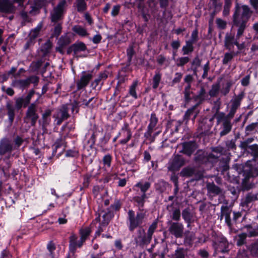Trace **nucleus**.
Wrapping results in <instances>:
<instances>
[{"label":"nucleus","mask_w":258,"mask_h":258,"mask_svg":"<svg viewBox=\"0 0 258 258\" xmlns=\"http://www.w3.org/2000/svg\"><path fill=\"white\" fill-rule=\"evenodd\" d=\"M47 248L49 253L46 254V258H53V253L56 248L55 244L52 242L50 241L48 243Z\"/></svg>","instance_id":"38"},{"label":"nucleus","mask_w":258,"mask_h":258,"mask_svg":"<svg viewBox=\"0 0 258 258\" xmlns=\"http://www.w3.org/2000/svg\"><path fill=\"white\" fill-rule=\"evenodd\" d=\"M41 64L42 61L40 60H38L36 62H33L31 65L32 70L33 71H37L41 66Z\"/></svg>","instance_id":"56"},{"label":"nucleus","mask_w":258,"mask_h":258,"mask_svg":"<svg viewBox=\"0 0 258 258\" xmlns=\"http://www.w3.org/2000/svg\"><path fill=\"white\" fill-rule=\"evenodd\" d=\"M194 43L189 41H186L185 45L183 46L182 50L184 55L188 54V53L192 52L194 51Z\"/></svg>","instance_id":"34"},{"label":"nucleus","mask_w":258,"mask_h":258,"mask_svg":"<svg viewBox=\"0 0 258 258\" xmlns=\"http://www.w3.org/2000/svg\"><path fill=\"white\" fill-rule=\"evenodd\" d=\"M215 117L217 120V123H219L223 121L224 122L225 120L228 121L226 118V116L223 112H219L215 115Z\"/></svg>","instance_id":"48"},{"label":"nucleus","mask_w":258,"mask_h":258,"mask_svg":"<svg viewBox=\"0 0 258 258\" xmlns=\"http://www.w3.org/2000/svg\"><path fill=\"white\" fill-rule=\"evenodd\" d=\"M15 147L11 140L7 138H3L0 141V155L11 153Z\"/></svg>","instance_id":"8"},{"label":"nucleus","mask_w":258,"mask_h":258,"mask_svg":"<svg viewBox=\"0 0 258 258\" xmlns=\"http://www.w3.org/2000/svg\"><path fill=\"white\" fill-rule=\"evenodd\" d=\"M15 107L13 106L11 101H9L7 102L6 108L8 111V115L9 116V120L11 123H12L15 117V108L17 110L20 109L23 106H25V101L23 97L15 98Z\"/></svg>","instance_id":"3"},{"label":"nucleus","mask_w":258,"mask_h":258,"mask_svg":"<svg viewBox=\"0 0 258 258\" xmlns=\"http://www.w3.org/2000/svg\"><path fill=\"white\" fill-rule=\"evenodd\" d=\"M92 77V72L83 71L82 73L80 79L77 82L78 89H81L87 86Z\"/></svg>","instance_id":"11"},{"label":"nucleus","mask_w":258,"mask_h":258,"mask_svg":"<svg viewBox=\"0 0 258 258\" xmlns=\"http://www.w3.org/2000/svg\"><path fill=\"white\" fill-rule=\"evenodd\" d=\"M76 5L78 12L82 13L87 10V4L85 0H76Z\"/></svg>","instance_id":"33"},{"label":"nucleus","mask_w":258,"mask_h":258,"mask_svg":"<svg viewBox=\"0 0 258 258\" xmlns=\"http://www.w3.org/2000/svg\"><path fill=\"white\" fill-rule=\"evenodd\" d=\"M216 24L217 27L221 30L225 29L227 26V22L221 18L216 19Z\"/></svg>","instance_id":"45"},{"label":"nucleus","mask_w":258,"mask_h":258,"mask_svg":"<svg viewBox=\"0 0 258 258\" xmlns=\"http://www.w3.org/2000/svg\"><path fill=\"white\" fill-rule=\"evenodd\" d=\"M42 27V23H39L37 27L32 30L29 33V39L25 45V48H28L29 46L34 43L35 39L38 37L39 32Z\"/></svg>","instance_id":"13"},{"label":"nucleus","mask_w":258,"mask_h":258,"mask_svg":"<svg viewBox=\"0 0 258 258\" xmlns=\"http://www.w3.org/2000/svg\"><path fill=\"white\" fill-rule=\"evenodd\" d=\"M207 188L209 191L214 194H218L220 192V189L213 183H209L207 185Z\"/></svg>","instance_id":"40"},{"label":"nucleus","mask_w":258,"mask_h":258,"mask_svg":"<svg viewBox=\"0 0 258 258\" xmlns=\"http://www.w3.org/2000/svg\"><path fill=\"white\" fill-rule=\"evenodd\" d=\"M86 49L85 44L81 42L76 43L72 46V51L75 55H78L80 52L85 51Z\"/></svg>","instance_id":"22"},{"label":"nucleus","mask_w":258,"mask_h":258,"mask_svg":"<svg viewBox=\"0 0 258 258\" xmlns=\"http://www.w3.org/2000/svg\"><path fill=\"white\" fill-rule=\"evenodd\" d=\"M27 81H28V85H29L30 84L32 83L35 86H36L38 84V83L39 82V78L36 76H33L27 78Z\"/></svg>","instance_id":"54"},{"label":"nucleus","mask_w":258,"mask_h":258,"mask_svg":"<svg viewBox=\"0 0 258 258\" xmlns=\"http://www.w3.org/2000/svg\"><path fill=\"white\" fill-rule=\"evenodd\" d=\"M236 38H235L234 34L231 32L227 33L225 35L224 45L225 47L230 50L235 44Z\"/></svg>","instance_id":"19"},{"label":"nucleus","mask_w":258,"mask_h":258,"mask_svg":"<svg viewBox=\"0 0 258 258\" xmlns=\"http://www.w3.org/2000/svg\"><path fill=\"white\" fill-rule=\"evenodd\" d=\"M244 96L243 93H241L236 96L235 98H234L231 100V109H232L234 110H237V109L239 107L240 104V102Z\"/></svg>","instance_id":"27"},{"label":"nucleus","mask_w":258,"mask_h":258,"mask_svg":"<svg viewBox=\"0 0 258 258\" xmlns=\"http://www.w3.org/2000/svg\"><path fill=\"white\" fill-rule=\"evenodd\" d=\"M71 42L70 39L67 35H62L60 37L57 42L58 46L56 50L60 53H63L64 48Z\"/></svg>","instance_id":"16"},{"label":"nucleus","mask_w":258,"mask_h":258,"mask_svg":"<svg viewBox=\"0 0 258 258\" xmlns=\"http://www.w3.org/2000/svg\"><path fill=\"white\" fill-rule=\"evenodd\" d=\"M189 60V58L188 57H181L177 58L175 62L177 66H183L185 64L187 63Z\"/></svg>","instance_id":"46"},{"label":"nucleus","mask_w":258,"mask_h":258,"mask_svg":"<svg viewBox=\"0 0 258 258\" xmlns=\"http://www.w3.org/2000/svg\"><path fill=\"white\" fill-rule=\"evenodd\" d=\"M34 93L35 92L33 90L30 91L29 92L28 94L27 95V96L25 98H24V100L25 101V106H27L28 105V104L30 103V101L32 96L34 94Z\"/></svg>","instance_id":"57"},{"label":"nucleus","mask_w":258,"mask_h":258,"mask_svg":"<svg viewBox=\"0 0 258 258\" xmlns=\"http://www.w3.org/2000/svg\"><path fill=\"white\" fill-rule=\"evenodd\" d=\"M246 229L247 236L251 237L258 236V226H252L250 225H247L244 226Z\"/></svg>","instance_id":"25"},{"label":"nucleus","mask_w":258,"mask_h":258,"mask_svg":"<svg viewBox=\"0 0 258 258\" xmlns=\"http://www.w3.org/2000/svg\"><path fill=\"white\" fill-rule=\"evenodd\" d=\"M148 198L147 194L138 195L134 197V200L137 203L139 209H141L144 207L145 200Z\"/></svg>","instance_id":"23"},{"label":"nucleus","mask_w":258,"mask_h":258,"mask_svg":"<svg viewBox=\"0 0 258 258\" xmlns=\"http://www.w3.org/2000/svg\"><path fill=\"white\" fill-rule=\"evenodd\" d=\"M182 216L185 222L188 223V225H189L194 217V215L189 208H186L182 211Z\"/></svg>","instance_id":"24"},{"label":"nucleus","mask_w":258,"mask_h":258,"mask_svg":"<svg viewBox=\"0 0 258 258\" xmlns=\"http://www.w3.org/2000/svg\"><path fill=\"white\" fill-rule=\"evenodd\" d=\"M146 218V212L143 210L138 212L136 214L135 212L130 210L127 213V225L130 231L133 232L135 229L141 227Z\"/></svg>","instance_id":"2"},{"label":"nucleus","mask_w":258,"mask_h":258,"mask_svg":"<svg viewBox=\"0 0 258 258\" xmlns=\"http://www.w3.org/2000/svg\"><path fill=\"white\" fill-rule=\"evenodd\" d=\"M253 196L250 194H248L245 197L244 199H243L241 205L242 206L244 207L245 206H247L249 203L251 202L253 200Z\"/></svg>","instance_id":"47"},{"label":"nucleus","mask_w":258,"mask_h":258,"mask_svg":"<svg viewBox=\"0 0 258 258\" xmlns=\"http://www.w3.org/2000/svg\"><path fill=\"white\" fill-rule=\"evenodd\" d=\"M51 114V110L50 109H47L42 114V119L44 123H47L50 121L49 117Z\"/></svg>","instance_id":"51"},{"label":"nucleus","mask_w":258,"mask_h":258,"mask_svg":"<svg viewBox=\"0 0 258 258\" xmlns=\"http://www.w3.org/2000/svg\"><path fill=\"white\" fill-rule=\"evenodd\" d=\"M121 131L122 134H123L124 136H126V138L120 140V143L121 144H125L131 139L132 136V132L129 127L128 124L127 123H125L123 124L121 128Z\"/></svg>","instance_id":"20"},{"label":"nucleus","mask_w":258,"mask_h":258,"mask_svg":"<svg viewBox=\"0 0 258 258\" xmlns=\"http://www.w3.org/2000/svg\"><path fill=\"white\" fill-rule=\"evenodd\" d=\"M157 227V222L154 221L150 226L148 230L147 231V239L150 242L152 239L153 234L154 233L155 229Z\"/></svg>","instance_id":"35"},{"label":"nucleus","mask_w":258,"mask_h":258,"mask_svg":"<svg viewBox=\"0 0 258 258\" xmlns=\"http://www.w3.org/2000/svg\"><path fill=\"white\" fill-rule=\"evenodd\" d=\"M37 106L35 103H31L28 107L25 117V119L27 122L30 121L31 125L34 126L39 118V115L37 113Z\"/></svg>","instance_id":"4"},{"label":"nucleus","mask_w":258,"mask_h":258,"mask_svg":"<svg viewBox=\"0 0 258 258\" xmlns=\"http://www.w3.org/2000/svg\"><path fill=\"white\" fill-rule=\"evenodd\" d=\"M78 155V152L76 150H69L66 152V156L74 157Z\"/></svg>","instance_id":"59"},{"label":"nucleus","mask_w":258,"mask_h":258,"mask_svg":"<svg viewBox=\"0 0 258 258\" xmlns=\"http://www.w3.org/2000/svg\"><path fill=\"white\" fill-rule=\"evenodd\" d=\"M232 124L231 121L225 120L223 122V130L220 132V136H223L228 134L231 130Z\"/></svg>","instance_id":"29"},{"label":"nucleus","mask_w":258,"mask_h":258,"mask_svg":"<svg viewBox=\"0 0 258 258\" xmlns=\"http://www.w3.org/2000/svg\"><path fill=\"white\" fill-rule=\"evenodd\" d=\"M158 119L155 113H152L151 114V117L149 120V123L147 127V130L144 134V137L148 138L151 137V135L153 133V132L156 130V127Z\"/></svg>","instance_id":"12"},{"label":"nucleus","mask_w":258,"mask_h":258,"mask_svg":"<svg viewBox=\"0 0 258 258\" xmlns=\"http://www.w3.org/2000/svg\"><path fill=\"white\" fill-rule=\"evenodd\" d=\"M230 214L231 211L227 206H222L221 219L225 217V222L228 225H230L231 222Z\"/></svg>","instance_id":"26"},{"label":"nucleus","mask_w":258,"mask_h":258,"mask_svg":"<svg viewBox=\"0 0 258 258\" xmlns=\"http://www.w3.org/2000/svg\"><path fill=\"white\" fill-rule=\"evenodd\" d=\"M0 258H12V256L7 249H4L1 253Z\"/></svg>","instance_id":"64"},{"label":"nucleus","mask_w":258,"mask_h":258,"mask_svg":"<svg viewBox=\"0 0 258 258\" xmlns=\"http://www.w3.org/2000/svg\"><path fill=\"white\" fill-rule=\"evenodd\" d=\"M73 30L80 36L84 37L88 35L86 29L81 26L76 25L73 28Z\"/></svg>","instance_id":"31"},{"label":"nucleus","mask_w":258,"mask_h":258,"mask_svg":"<svg viewBox=\"0 0 258 258\" xmlns=\"http://www.w3.org/2000/svg\"><path fill=\"white\" fill-rule=\"evenodd\" d=\"M233 58V55L230 53H226L222 60L223 64H227Z\"/></svg>","instance_id":"58"},{"label":"nucleus","mask_w":258,"mask_h":258,"mask_svg":"<svg viewBox=\"0 0 258 258\" xmlns=\"http://www.w3.org/2000/svg\"><path fill=\"white\" fill-rule=\"evenodd\" d=\"M111 218V214L110 213H105L102 216V221L100 223L97 231L96 232L95 236V237L98 236L100 235L101 233L103 232L106 226L109 223Z\"/></svg>","instance_id":"14"},{"label":"nucleus","mask_w":258,"mask_h":258,"mask_svg":"<svg viewBox=\"0 0 258 258\" xmlns=\"http://www.w3.org/2000/svg\"><path fill=\"white\" fill-rule=\"evenodd\" d=\"M252 14L249 7L243 5L241 7L236 5L235 11L233 15V25L238 27L237 32V38L240 37L246 28V24Z\"/></svg>","instance_id":"1"},{"label":"nucleus","mask_w":258,"mask_h":258,"mask_svg":"<svg viewBox=\"0 0 258 258\" xmlns=\"http://www.w3.org/2000/svg\"><path fill=\"white\" fill-rule=\"evenodd\" d=\"M206 98V91L203 88H202L198 94V95L196 96V99L197 100H199L200 101H203Z\"/></svg>","instance_id":"52"},{"label":"nucleus","mask_w":258,"mask_h":258,"mask_svg":"<svg viewBox=\"0 0 258 258\" xmlns=\"http://www.w3.org/2000/svg\"><path fill=\"white\" fill-rule=\"evenodd\" d=\"M137 86V82H134L133 84L131 86L129 93L130 94L133 96L135 99H137L138 98L137 94L136 91V88Z\"/></svg>","instance_id":"49"},{"label":"nucleus","mask_w":258,"mask_h":258,"mask_svg":"<svg viewBox=\"0 0 258 258\" xmlns=\"http://www.w3.org/2000/svg\"><path fill=\"white\" fill-rule=\"evenodd\" d=\"M14 11L13 4L9 0H0V12L12 13Z\"/></svg>","instance_id":"17"},{"label":"nucleus","mask_w":258,"mask_h":258,"mask_svg":"<svg viewBox=\"0 0 258 258\" xmlns=\"http://www.w3.org/2000/svg\"><path fill=\"white\" fill-rule=\"evenodd\" d=\"M111 161V157L110 155H106L104 156L103 159V162L104 166H106L108 167L110 166Z\"/></svg>","instance_id":"55"},{"label":"nucleus","mask_w":258,"mask_h":258,"mask_svg":"<svg viewBox=\"0 0 258 258\" xmlns=\"http://www.w3.org/2000/svg\"><path fill=\"white\" fill-rule=\"evenodd\" d=\"M226 244V242L225 240L222 241V242H220L219 244H217V242H214L213 243V246L215 249V253H216L217 252L221 251L223 253L225 252L226 251L225 250L223 249H221L220 246H222V245H224L225 246Z\"/></svg>","instance_id":"41"},{"label":"nucleus","mask_w":258,"mask_h":258,"mask_svg":"<svg viewBox=\"0 0 258 258\" xmlns=\"http://www.w3.org/2000/svg\"><path fill=\"white\" fill-rule=\"evenodd\" d=\"M91 232V230L90 227H85L82 228L80 230V234L81 235L80 238L82 240L85 241L87 237L90 235Z\"/></svg>","instance_id":"36"},{"label":"nucleus","mask_w":258,"mask_h":258,"mask_svg":"<svg viewBox=\"0 0 258 258\" xmlns=\"http://www.w3.org/2000/svg\"><path fill=\"white\" fill-rule=\"evenodd\" d=\"M61 29L62 27L61 24H57L54 28L53 35L58 36L60 34Z\"/></svg>","instance_id":"62"},{"label":"nucleus","mask_w":258,"mask_h":258,"mask_svg":"<svg viewBox=\"0 0 258 258\" xmlns=\"http://www.w3.org/2000/svg\"><path fill=\"white\" fill-rule=\"evenodd\" d=\"M219 91V84H216L212 85L211 89L209 91V95L211 97L216 96L218 93Z\"/></svg>","instance_id":"50"},{"label":"nucleus","mask_w":258,"mask_h":258,"mask_svg":"<svg viewBox=\"0 0 258 258\" xmlns=\"http://www.w3.org/2000/svg\"><path fill=\"white\" fill-rule=\"evenodd\" d=\"M169 231L176 238H181L183 236L184 226L179 222H171Z\"/></svg>","instance_id":"7"},{"label":"nucleus","mask_w":258,"mask_h":258,"mask_svg":"<svg viewBox=\"0 0 258 258\" xmlns=\"http://www.w3.org/2000/svg\"><path fill=\"white\" fill-rule=\"evenodd\" d=\"M170 258H186L185 253L183 249L178 248Z\"/></svg>","instance_id":"39"},{"label":"nucleus","mask_w":258,"mask_h":258,"mask_svg":"<svg viewBox=\"0 0 258 258\" xmlns=\"http://www.w3.org/2000/svg\"><path fill=\"white\" fill-rule=\"evenodd\" d=\"M120 8V7L119 5L114 6L113 7L112 10L111 11V15L113 17H115L116 15H117L119 13Z\"/></svg>","instance_id":"63"},{"label":"nucleus","mask_w":258,"mask_h":258,"mask_svg":"<svg viewBox=\"0 0 258 258\" xmlns=\"http://www.w3.org/2000/svg\"><path fill=\"white\" fill-rule=\"evenodd\" d=\"M173 205L174 204L172 203L170 205H168L167 209L170 212L171 218L174 221H178L181 217L180 210L178 207H174Z\"/></svg>","instance_id":"18"},{"label":"nucleus","mask_w":258,"mask_h":258,"mask_svg":"<svg viewBox=\"0 0 258 258\" xmlns=\"http://www.w3.org/2000/svg\"><path fill=\"white\" fill-rule=\"evenodd\" d=\"M66 4V2L62 1L53 9L51 13L52 22H56L61 19Z\"/></svg>","instance_id":"6"},{"label":"nucleus","mask_w":258,"mask_h":258,"mask_svg":"<svg viewBox=\"0 0 258 258\" xmlns=\"http://www.w3.org/2000/svg\"><path fill=\"white\" fill-rule=\"evenodd\" d=\"M252 255L258 257V240L251 244L248 247Z\"/></svg>","instance_id":"37"},{"label":"nucleus","mask_w":258,"mask_h":258,"mask_svg":"<svg viewBox=\"0 0 258 258\" xmlns=\"http://www.w3.org/2000/svg\"><path fill=\"white\" fill-rule=\"evenodd\" d=\"M182 152L190 156L196 149V145L194 142H187L183 144Z\"/></svg>","instance_id":"21"},{"label":"nucleus","mask_w":258,"mask_h":258,"mask_svg":"<svg viewBox=\"0 0 258 258\" xmlns=\"http://www.w3.org/2000/svg\"><path fill=\"white\" fill-rule=\"evenodd\" d=\"M69 117L68 108L66 105H63L53 115V117L55 118L57 125H60L64 120L67 119Z\"/></svg>","instance_id":"10"},{"label":"nucleus","mask_w":258,"mask_h":258,"mask_svg":"<svg viewBox=\"0 0 258 258\" xmlns=\"http://www.w3.org/2000/svg\"><path fill=\"white\" fill-rule=\"evenodd\" d=\"M231 6V0H225V5L223 11V15L224 16H227L229 15Z\"/></svg>","instance_id":"42"},{"label":"nucleus","mask_w":258,"mask_h":258,"mask_svg":"<svg viewBox=\"0 0 258 258\" xmlns=\"http://www.w3.org/2000/svg\"><path fill=\"white\" fill-rule=\"evenodd\" d=\"M77 240L78 237L74 234H72L69 238V253L68 256L69 257H73L76 252L77 248L81 247L85 242L81 238L78 241Z\"/></svg>","instance_id":"5"},{"label":"nucleus","mask_w":258,"mask_h":258,"mask_svg":"<svg viewBox=\"0 0 258 258\" xmlns=\"http://www.w3.org/2000/svg\"><path fill=\"white\" fill-rule=\"evenodd\" d=\"M150 186L151 183L149 182H139L134 185L133 189L136 191L138 195H140V192L141 194H146V191L150 188Z\"/></svg>","instance_id":"15"},{"label":"nucleus","mask_w":258,"mask_h":258,"mask_svg":"<svg viewBox=\"0 0 258 258\" xmlns=\"http://www.w3.org/2000/svg\"><path fill=\"white\" fill-rule=\"evenodd\" d=\"M198 40V31L197 29L194 30L191 35V37L188 41L193 43H195Z\"/></svg>","instance_id":"53"},{"label":"nucleus","mask_w":258,"mask_h":258,"mask_svg":"<svg viewBox=\"0 0 258 258\" xmlns=\"http://www.w3.org/2000/svg\"><path fill=\"white\" fill-rule=\"evenodd\" d=\"M127 55L128 57V60L129 61H131L132 60V58L134 54V50L133 46H130L128 48H127L126 50Z\"/></svg>","instance_id":"61"},{"label":"nucleus","mask_w":258,"mask_h":258,"mask_svg":"<svg viewBox=\"0 0 258 258\" xmlns=\"http://www.w3.org/2000/svg\"><path fill=\"white\" fill-rule=\"evenodd\" d=\"M107 78V75L105 73H100L98 78H97L96 79H95L94 80V81L92 83V85L94 86V87L96 88L97 87V86H98L99 85L100 82L102 80H105Z\"/></svg>","instance_id":"44"},{"label":"nucleus","mask_w":258,"mask_h":258,"mask_svg":"<svg viewBox=\"0 0 258 258\" xmlns=\"http://www.w3.org/2000/svg\"><path fill=\"white\" fill-rule=\"evenodd\" d=\"M162 78V74L159 71H156L155 75L153 77V89H157L161 82Z\"/></svg>","instance_id":"30"},{"label":"nucleus","mask_w":258,"mask_h":258,"mask_svg":"<svg viewBox=\"0 0 258 258\" xmlns=\"http://www.w3.org/2000/svg\"><path fill=\"white\" fill-rule=\"evenodd\" d=\"M12 86L20 88H24L28 87V82L25 80H14L12 82Z\"/></svg>","instance_id":"28"},{"label":"nucleus","mask_w":258,"mask_h":258,"mask_svg":"<svg viewBox=\"0 0 258 258\" xmlns=\"http://www.w3.org/2000/svg\"><path fill=\"white\" fill-rule=\"evenodd\" d=\"M2 89L9 96H12L14 94V91L12 88H6L5 86H3Z\"/></svg>","instance_id":"60"},{"label":"nucleus","mask_w":258,"mask_h":258,"mask_svg":"<svg viewBox=\"0 0 258 258\" xmlns=\"http://www.w3.org/2000/svg\"><path fill=\"white\" fill-rule=\"evenodd\" d=\"M212 126V124L206 125L203 122H202L199 124L198 128L200 130L201 134H206L211 129Z\"/></svg>","instance_id":"43"},{"label":"nucleus","mask_w":258,"mask_h":258,"mask_svg":"<svg viewBox=\"0 0 258 258\" xmlns=\"http://www.w3.org/2000/svg\"><path fill=\"white\" fill-rule=\"evenodd\" d=\"M184 164L183 159L179 155H175L169 162L168 169L171 171L178 170Z\"/></svg>","instance_id":"9"},{"label":"nucleus","mask_w":258,"mask_h":258,"mask_svg":"<svg viewBox=\"0 0 258 258\" xmlns=\"http://www.w3.org/2000/svg\"><path fill=\"white\" fill-rule=\"evenodd\" d=\"M247 237V234L245 232L238 234L236 237L237 245L241 246L245 244Z\"/></svg>","instance_id":"32"}]
</instances>
